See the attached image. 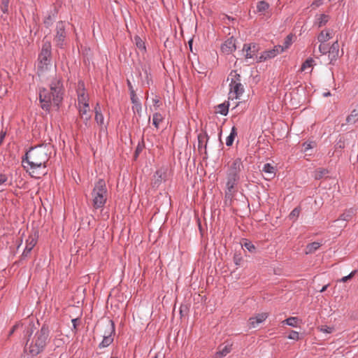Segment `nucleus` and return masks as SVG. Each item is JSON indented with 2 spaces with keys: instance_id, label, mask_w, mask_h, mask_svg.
I'll list each match as a JSON object with an SVG mask.
<instances>
[{
  "instance_id": "1",
  "label": "nucleus",
  "mask_w": 358,
  "mask_h": 358,
  "mask_svg": "<svg viewBox=\"0 0 358 358\" xmlns=\"http://www.w3.org/2000/svg\"><path fill=\"white\" fill-rule=\"evenodd\" d=\"M35 329L34 324H29L24 331V350L31 356H36L44 350L49 337V329L45 325L41 329L35 331Z\"/></svg>"
},
{
  "instance_id": "2",
  "label": "nucleus",
  "mask_w": 358,
  "mask_h": 358,
  "mask_svg": "<svg viewBox=\"0 0 358 358\" xmlns=\"http://www.w3.org/2000/svg\"><path fill=\"white\" fill-rule=\"evenodd\" d=\"M49 154V148L43 145L31 148L26 152L22 163L31 177L39 178L38 170L47 167Z\"/></svg>"
},
{
  "instance_id": "3",
  "label": "nucleus",
  "mask_w": 358,
  "mask_h": 358,
  "mask_svg": "<svg viewBox=\"0 0 358 358\" xmlns=\"http://www.w3.org/2000/svg\"><path fill=\"white\" fill-rule=\"evenodd\" d=\"M64 88L62 80L55 77L50 84V90L43 88L39 92L41 107L45 111H50L53 106L56 110L64 99Z\"/></svg>"
},
{
  "instance_id": "4",
  "label": "nucleus",
  "mask_w": 358,
  "mask_h": 358,
  "mask_svg": "<svg viewBox=\"0 0 358 358\" xmlns=\"http://www.w3.org/2000/svg\"><path fill=\"white\" fill-rule=\"evenodd\" d=\"M93 207L101 209L104 207L108 198V189L104 180L99 179L95 184L92 192Z\"/></svg>"
},
{
  "instance_id": "5",
  "label": "nucleus",
  "mask_w": 358,
  "mask_h": 358,
  "mask_svg": "<svg viewBox=\"0 0 358 358\" xmlns=\"http://www.w3.org/2000/svg\"><path fill=\"white\" fill-rule=\"evenodd\" d=\"M52 66V45L50 41L43 43L38 56V71L44 72Z\"/></svg>"
},
{
  "instance_id": "6",
  "label": "nucleus",
  "mask_w": 358,
  "mask_h": 358,
  "mask_svg": "<svg viewBox=\"0 0 358 358\" xmlns=\"http://www.w3.org/2000/svg\"><path fill=\"white\" fill-rule=\"evenodd\" d=\"M66 27L65 22L59 21L57 22L53 41L55 46L60 49H64L68 44L69 37Z\"/></svg>"
},
{
  "instance_id": "7",
  "label": "nucleus",
  "mask_w": 358,
  "mask_h": 358,
  "mask_svg": "<svg viewBox=\"0 0 358 358\" xmlns=\"http://www.w3.org/2000/svg\"><path fill=\"white\" fill-rule=\"evenodd\" d=\"M240 180V176H234L233 174L227 173V182H226V191L225 198L231 199L237 189L236 186Z\"/></svg>"
},
{
  "instance_id": "8",
  "label": "nucleus",
  "mask_w": 358,
  "mask_h": 358,
  "mask_svg": "<svg viewBox=\"0 0 358 358\" xmlns=\"http://www.w3.org/2000/svg\"><path fill=\"white\" fill-rule=\"evenodd\" d=\"M76 94L78 96L77 106L90 105V97L88 94L85 92V83L83 80H79L78 82Z\"/></svg>"
},
{
  "instance_id": "9",
  "label": "nucleus",
  "mask_w": 358,
  "mask_h": 358,
  "mask_svg": "<svg viewBox=\"0 0 358 358\" xmlns=\"http://www.w3.org/2000/svg\"><path fill=\"white\" fill-rule=\"evenodd\" d=\"M283 52L281 45H275L273 48L262 52L259 57H257V62H262L267 59L274 58L278 55Z\"/></svg>"
},
{
  "instance_id": "10",
  "label": "nucleus",
  "mask_w": 358,
  "mask_h": 358,
  "mask_svg": "<svg viewBox=\"0 0 358 358\" xmlns=\"http://www.w3.org/2000/svg\"><path fill=\"white\" fill-rule=\"evenodd\" d=\"M111 324L108 332L104 334L102 341L99 344V348L108 347L113 342V334L115 333L114 323L110 321Z\"/></svg>"
},
{
  "instance_id": "11",
  "label": "nucleus",
  "mask_w": 358,
  "mask_h": 358,
  "mask_svg": "<svg viewBox=\"0 0 358 358\" xmlns=\"http://www.w3.org/2000/svg\"><path fill=\"white\" fill-rule=\"evenodd\" d=\"M77 108L80 118L83 120L85 126H87L92 117L90 105L79 106H77Z\"/></svg>"
},
{
  "instance_id": "12",
  "label": "nucleus",
  "mask_w": 358,
  "mask_h": 358,
  "mask_svg": "<svg viewBox=\"0 0 358 358\" xmlns=\"http://www.w3.org/2000/svg\"><path fill=\"white\" fill-rule=\"evenodd\" d=\"M243 163L240 158L235 159L229 166L227 174H233L234 176H240L241 169H243Z\"/></svg>"
},
{
  "instance_id": "13",
  "label": "nucleus",
  "mask_w": 358,
  "mask_h": 358,
  "mask_svg": "<svg viewBox=\"0 0 358 358\" xmlns=\"http://www.w3.org/2000/svg\"><path fill=\"white\" fill-rule=\"evenodd\" d=\"M230 86V94L234 93L235 94V98L238 99L241 96L244 92L243 85L236 80H231Z\"/></svg>"
},
{
  "instance_id": "14",
  "label": "nucleus",
  "mask_w": 358,
  "mask_h": 358,
  "mask_svg": "<svg viewBox=\"0 0 358 358\" xmlns=\"http://www.w3.org/2000/svg\"><path fill=\"white\" fill-rule=\"evenodd\" d=\"M268 317V313H259L249 319L250 328H256L259 324L264 322Z\"/></svg>"
},
{
  "instance_id": "15",
  "label": "nucleus",
  "mask_w": 358,
  "mask_h": 358,
  "mask_svg": "<svg viewBox=\"0 0 358 358\" xmlns=\"http://www.w3.org/2000/svg\"><path fill=\"white\" fill-rule=\"evenodd\" d=\"M236 49L235 39L234 37L228 38L221 46V50L224 53L231 54Z\"/></svg>"
},
{
  "instance_id": "16",
  "label": "nucleus",
  "mask_w": 358,
  "mask_h": 358,
  "mask_svg": "<svg viewBox=\"0 0 358 358\" xmlns=\"http://www.w3.org/2000/svg\"><path fill=\"white\" fill-rule=\"evenodd\" d=\"M130 99L132 103L131 110L133 113H136L138 115V117H141L142 104L140 99H138L137 95H133L132 96L130 97Z\"/></svg>"
},
{
  "instance_id": "17",
  "label": "nucleus",
  "mask_w": 358,
  "mask_h": 358,
  "mask_svg": "<svg viewBox=\"0 0 358 358\" xmlns=\"http://www.w3.org/2000/svg\"><path fill=\"white\" fill-rule=\"evenodd\" d=\"M329 57L330 58V63L336 60L339 53V44L338 40L332 43L331 47L329 48Z\"/></svg>"
},
{
  "instance_id": "18",
  "label": "nucleus",
  "mask_w": 358,
  "mask_h": 358,
  "mask_svg": "<svg viewBox=\"0 0 358 358\" xmlns=\"http://www.w3.org/2000/svg\"><path fill=\"white\" fill-rule=\"evenodd\" d=\"M232 350V344L227 343L225 345H220L218 350L215 352L214 358H222L227 356Z\"/></svg>"
},
{
  "instance_id": "19",
  "label": "nucleus",
  "mask_w": 358,
  "mask_h": 358,
  "mask_svg": "<svg viewBox=\"0 0 358 358\" xmlns=\"http://www.w3.org/2000/svg\"><path fill=\"white\" fill-rule=\"evenodd\" d=\"M153 178L152 187H158L165 180L166 172L163 170H157Z\"/></svg>"
},
{
  "instance_id": "20",
  "label": "nucleus",
  "mask_w": 358,
  "mask_h": 358,
  "mask_svg": "<svg viewBox=\"0 0 358 358\" xmlns=\"http://www.w3.org/2000/svg\"><path fill=\"white\" fill-rule=\"evenodd\" d=\"M243 51L245 52V57L246 59H252L255 55L257 49L255 44H244Z\"/></svg>"
},
{
  "instance_id": "21",
  "label": "nucleus",
  "mask_w": 358,
  "mask_h": 358,
  "mask_svg": "<svg viewBox=\"0 0 358 358\" xmlns=\"http://www.w3.org/2000/svg\"><path fill=\"white\" fill-rule=\"evenodd\" d=\"M356 211H357L356 209L353 208L347 209L345 210V212L343 213H342L340 215V217L338 220H335V222H338L340 220L348 222L352 218V217L355 215Z\"/></svg>"
},
{
  "instance_id": "22",
  "label": "nucleus",
  "mask_w": 358,
  "mask_h": 358,
  "mask_svg": "<svg viewBox=\"0 0 358 358\" xmlns=\"http://www.w3.org/2000/svg\"><path fill=\"white\" fill-rule=\"evenodd\" d=\"M36 241L33 238H31L29 240H27L26 246H25V248L22 254V257L24 258L28 257V255H29V253L31 252V251L32 250L34 247L36 245Z\"/></svg>"
},
{
  "instance_id": "23",
  "label": "nucleus",
  "mask_w": 358,
  "mask_h": 358,
  "mask_svg": "<svg viewBox=\"0 0 358 358\" xmlns=\"http://www.w3.org/2000/svg\"><path fill=\"white\" fill-rule=\"evenodd\" d=\"M332 38V30H322L317 36V40L320 43H324Z\"/></svg>"
},
{
  "instance_id": "24",
  "label": "nucleus",
  "mask_w": 358,
  "mask_h": 358,
  "mask_svg": "<svg viewBox=\"0 0 358 358\" xmlns=\"http://www.w3.org/2000/svg\"><path fill=\"white\" fill-rule=\"evenodd\" d=\"M329 15L322 13L318 15L316 18V21L315 24L318 27V28L322 27L327 24V23L329 20Z\"/></svg>"
},
{
  "instance_id": "25",
  "label": "nucleus",
  "mask_w": 358,
  "mask_h": 358,
  "mask_svg": "<svg viewBox=\"0 0 358 358\" xmlns=\"http://www.w3.org/2000/svg\"><path fill=\"white\" fill-rule=\"evenodd\" d=\"M358 121V107L352 110L350 114L346 117V123L353 124Z\"/></svg>"
},
{
  "instance_id": "26",
  "label": "nucleus",
  "mask_w": 358,
  "mask_h": 358,
  "mask_svg": "<svg viewBox=\"0 0 358 358\" xmlns=\"http://www.w3.org/2000/svg\"><path fill=\"white\" fill-rule=\"evenodd\" d=\"M322 245L321 243L319 242H313L308 244L306 247L305 253L306 255L314 253L320 246Z\"/></svg>"
},
{
  "instance_id": "27",
  "label": "nucleus",
  "mask_w": 358,
  "mask_h": 358,
  "mask_svg": "<svg viewBox=\"0 0 358 358\" xmlns=\"http://www.w3.org/2000/svg\"><path fill=\"white\" fill-rule=\"evenodd\" d=\"M134 41L136 46V48L142 51L143 52L146 51V47L145 45V42L141 39V38L139 36H135L134 37Z\"/></svg>"
},
{
  "instance_id": "28",
  "label": "nucleus",
  "mask_w": 358,
  "mask_h": 358,
  "mask_svg": "<svg viewBox=\"0 0 358 358\" xmlns=\"http://www.w3.org/2000/svg\"><path fill=\"white\" fill-rule=\"evenodd\" d=\"M237 136V131L235 127H233L231 130L230 134L227 137L226 145L231 146L234 141L235 137Z\"/></svg>"
},
{
  "instance_id": "29",
  "label": "nucleus",
  "mask_w": 358,
  "mask_h": 358,
  "mask_svg": "<svg viewBox=\"0 0 358 358\" xmlns=\"http://www.w3.org/2000/svg\"><path fill=\"white\" fill-rule=\"evenodd\" d=\"M164 120L162 115L159 113H155L153 114L152 117V124L157 128L159 129V124Z\"/></svg>"
},
{
  "instance_id": "30",
  "label": "nucleus",
  "mask_w": 358,
  "mask_h": 358,
  "mask_svg": "<svg viewBox=\"0 0 358 358\" xmlns=\"http://www.w3.org/2000/svg\"><path fill=\"white\" fill-rule=\"evenodd\" d=\"M269 8V4L265 1H260L257 5V11L260 13H263Z\"/></svg>"
},
{
  "instance_id": "31",
  "label": "nucleus",
  "mask_w": 358,
  "mask_h": 358,
  "mask_svg": "<svg viewBox=\"0 0 358 358\" xmlns=\"http://www.w3.org/2000/svg\"><path fill=\"white\" fill-rule=\"evenodd\" d=\"M242 246L251 253H255L257 251V248L255 246V245L251 241H250L248 240H245Z\"/></svg>"
},
{
  "instance_id": "32",
  "label": "nucleus",
  "mask_w": 358,
  "mask_h": 358,
  "mask_svg": "<svg viewBox=\"0 0 358 358\" xmlns=\"http://www.w3.org/2000/svg\"><path fill=\"white\" fill-rule=\"evenodd\" d=\"M299 318L296 317H290L287 319L282 321L283 324H285L288 326L296 327L298 325Z\"/></svg>"
},
{
  "instance_id": "33",
  "label": "nucleus",
  "mask_w": 358,
  "mask_h": 358,
  "mask_svg": "<svg viewBox=\"0 0 358 358\" xmlns=\"http://www.w3.org/2000/svg\"><path fill=\"white\" fill-rule=\"evenodd\" d=\"M218 113L222 115H227L229 112V104H226L225 103H220L217 106Z\"/></svg>"
},
{
  "instance_id": "34",
  "label": "nucleus",
  "mask_w": 358,
  "mask_h": 358,
  "mask_svg": "<svg viewBox=\"0 0 358 358\" xmlns=\"http://www.w3.org/2000/svg\"><path fill=\"white\" fill-rule=\"evenodd\" d=\"M300 212H301V209L299 207H296V208H294L292 211L291 213H289V220H292V221H296V220L298 218V217L299 216V214H300Z\"/></svg>"
},
{
  "instance_id": "35",
  "label": "nucleus",
  "mask_w": 358,
  "mask_h": 358,
  "mask_svg": "<svg viewBox=\"0 0 358 358\" xmlns=\"http://www.w3.org/2000/svg\"><path fill=\"white\" fill-rule=\"evenodd\" d=\"M9 3L10 0H1L0 8L4 14H7L8 13Z\"/></svg>"
},
{
  "instance_id": "36",
  "label": "nucleus",
  "mask_w": 358,
  "mask_h": 358,
  "mask_svg": "<svg viewBox=\"0 0 358 358\" xmlns=\"http://www.w3.org/2000/svg\"><path fill=\"white\" fill-rule=\"evenodd\" d=\"M292 35H288L286 36V38H285V41H284V43H283V45H281V48L283 49V52L289 48V46L292 45Z\"/></svg>"
},
{
  "instance_id": "37",
  "label": "nucleus",
  "mask_w": 358,
  "mask_h": 358,
  "mask_svg": "<svg viewBox=\"0 0 358 358\" xmlns=\"http://www.w3.org/2000/svg\"><path fill=\"white\" fill-rule=\"evenodd\" d=\"M96 122L99 126H103L104 125V117L102 113L96 112L94 117Z\"/></svg>"
},
{
  "instance_id": "38",
  "label": "nucleus",
  "mask_w": 358,
  "mask_h": 358,
  "mask_svg": "<svg viewBox=\"0 0 358 358\" xmlns=\"http://www.w3.org/2000/svg\"><path fill=\"white\" fill-rule=\"evenodd\" d=\"M274 167L269 163H266L263 166L262 171L268 174H274Z\"/></svg>"
},
{
  "instance_id": "39",
  "label": "nucleus",
  "mask_w": 358,
  "mask_h": 358,
  "mask_svg": "<svg viewBox=\"0 0 358 358\" xmlns=\"http://www.w3.org/2000/svg\"><path fill=\"white\" fill-rule=\"evenodd\" d=\"M314 60L312 58L307 59L301 65V70L305 71L312 66Z\"/></svg>"
},
{
  "instance_id": "40",
  "label": "nucleus",
  "mask_w": 358,
  "mask_h": 358,
  "mask_svg": "<svg viewBox=\"0 0 358 358\" xmlns=\"http://www.w3.org/2000/svg\"><path fill=\"white\" fill-rule=\"evenodd\" d=\"M328 171L325 169H319L316 171L315 173V179L319 180L321 179L322 177L326 176L328 173Z\"/></svg>"
},
{
  "instance_id": "41",
  "label": "nucleus",
  "mask_w": 358,
  "mask_h": 358,
  "mask_svg": "<svg viewBox=\"0 0 358 358\" xmlns=\"http://www.w3.org/2000/svg\"><path fill=\"white\" fill-rule=\"evenodd\" d=\"M319 51L322 55H326L329 52V47L327 44L321 43L319 45Z\"/></svg>"
},
{
  "instance_id": "42",
  "label": "nucleus",
  "mask_w": 358,
  "mask_h": 358,
  "mask_svg": "<svg viewBox=\"0 0 358 358\" xmlns=\"http://www.w3.org/2000/svg\"><path fill=\"white\" fill-rule=\"evenodd\" d=\"M357 272V270H354L352 271L349 275H346V276H344L339 281L340 282H347L348 280L351 279L352 277L355 276V275L356 274V273Z\"/></svg>"
},
{
  "instance_id": "43",
  "label": "nucleus",
  "mask_w": 358,
  "mask_h": 358,
  "mask_svg": "<svg viewBox=\"0 0 358 358\" xmlns=\"http://www.w3.org/2000/svg\"><path fill=\"white\" fill-rule=\"evenodd\" d=\"M289 339L298 341L299 339V334L296 331H291L289 336H287Z\"/></svg>"
},
{
  "instance_id": "44",
  "label": "nucleus",
  "mask_w": 358,
  "mask_h": 358,
  "mask_svg": "<svg viewBox=\"0 0 358 358\" xmlns=\"http://www.w3.org/2000/svg\"><path fill=\"white\" fill-rule=\"evenodd\" d=\"M207 135L206 134H200L198 135V143H199V147H201L206 140ZM201 148H199V149H201Z\"/></svg>"
},
{
  "instance_id": "45",
  "label": "nucleus",
  "mask_w": 358,
  "mask_h": 358,
  "mask_svg": "<svg viewBox=\"0 0 358 358\" xmlns=\"http://www.w3.org/2000/svg\"><path fill=\"white\" fill-rule=\"evenodd\" d=\"M8 180V176L6 174L0 173V187L5 185Z\"/></svg>"
},
{
  "instance_id": "46",
  "label": "nucleus",
  "mask_w": 358,
  "mask_h": 358,
  "mask_svg": "<svg viewBox=\"0 0 358 358\" xmlns=\"http://www.w3.org/2000/svg\"><path fill=\"white\" fill-rule=\"evenodd\" d=\"M127 86L129 90L130 97L132 96L133 95H136V92L134 90V87L131 85V83L129 80H127Z\"/></svg>"
},
{
  "instance_id": "47",
  "label": "nucleus",
  "mask_w": 358,
  "mask_h": 358,
  "mask_svg": "<svg viewBox=\"0 0 358 358\" xmlns=\"http://www.w3.org/2000/svg\"><path fill=\"white\" fill-rule=\"evenodd\" d=\"M320 331L324 332V333L331 334L332 332V331H333V328L327 327V326H324V327H322L320 328Z\"/></svg>"
},
{
  "instance_id": "48",
  "label": "nucleus",
  "mask_w": 358,
  "mask_h": 358,
  "mask_svg": "<svg viewBox=\"0 0 358 358\" xmlns=\"http://www.w3.org/2000/svg\"><path fill=\"white\" fill-rule=\"evenodd\" d=\"M303 150L304 152H307L308 150L311 149L313 148L312 143H304L303 145Z\"/></svg>"
},
{
  "instance_id": "49",
  "label": "nucleus",
  "mask_w": 358,
  "mask_h": 358,
  "mask_svg": "<svg viewBox=\"0 0 358 358\" xmlns=\"http://www.w3.org/2000/svg\"><path fill=\"white\" fill-rule=\"evenodd\" d=\"M152 103H153V106L155 107H156V108L159 107V99L157 96H155V98L152 99Z\"/></svg>"
},
{
  "instance_id": "50",
  "label": "nucleus",
  "mask_w": 358,
  "mask_h": 358,
  "mask_svg": "<svg viewBox=\"0 0 358 358\" xmlns=\"http://www.w3.org/2000/svg\"><path fill=\"white\" fill-rule=\"evenodd\" d=\"M96 112L101 113V107H100L99 103H96V106L94 107V113H95V114L96 113Z\"/></svg>"
},
{
  "instance_id": "51",
  "label": "nucleus",
  "mask_w": 358,
  "mask_h": 358,
  "mask_svg": "<svg viewBox=\"0 0 358 358\" xmlns=\"http://www.w3.org/2000/svg\"><path fill=\"white\" fill-rule=\"evenodd\" d=\"M78 320V318H75V319L71 320V322H72V324H73V328L74 329H76Z\"/></svg>"
},
{
  "instance_id": "52",
  "label": "nucleus",
  "mask_w": 358,
  "mask_h": 358,
  "mask_svg": "<svg viewBox=\"0 0 358 358\" xmlns=\"http://www.w3.org/2000/svg\"><path fill=\"white\" fill-rule=\"evenodd\" d=\"M232 80H236L237 82H240L241 83V76H240V74L236 73L235 76H234V78H233Z\"/></svg>"
},
{
  "instance_id": "53",
  "label": "nucleus",
  "mask_w": 358,
  "mask_h": 358,
  "mask_svg": "<svg viewBox=\"0 0 358 358\" xmlns=\"http://www.w3.org/2000/svg\"><path fill=\"white\" fill-rule=\"evenodd\" d=\"M337 146L339 148H344V143L342 142L341 141H339L338 143H337Z\"/></svg>"
},
{
  "instance_id": "54",
  "label": "nucleus",
  "mask_w": 358,
  "mask_h": 358,
  "mask_svg": "<svg viewBox=\"0 0 358 358\" xmlns=\"http://www.w3.org/2000/svg\"><path fill=\"white\" fill-rule=\"evenodd\" d=\"M17 327V325H15L13 327V328L10 329V332H9V336L12 335L14 331H15V329Z\"/></svg>"
},
{
  "instance_id": "55",
  "label": "nucleus",
  "mask_w": 358,
  "mask_h": 358,
  "mask_svg": "<svg viewBox=\"0 0 358 358\" xmlns=\"http://www.w3.org/2000/svg\"><path fill=\"white\" fill-rule=\"evenodd\" d=\"M49 20H50V16H49V17H48V19H46V20L44 21V23L46 24V26H47V27H49V25H50Z\"/></svg>"
},
{
  "instance_id": "56",
  "label": "nucleus",
  "mask_w": 358,
  "mask_h": 358,
  "mask_svg": "<svg viewBox=\"0 0 358 358\" xmlns=\"http://www.w3.org/2000/svg\"><path fill=\"white\" fill-rule=\"evenodd\" d=\"M4 136H5V134H3V132H1V133L0 134V144L1 143V142H2V141H3V138H4Z\"/></svg>"
},
{
  "instance_id": "57",
  "label": "nucleus",
  "mask_w": 358,
  "mask_h": 358,
  "mask_svg": "<svg viewBox=\"0 0 358 358\" xmlns=\"http://www.w3.org/2000/svg\"><path fill=\"white\" fill-rule=\"evenodd\" d=\"M323 96H325V97H326V96H331V93H330V92H324V93L323 94Z\"/></svg>"
},
{
  "instance_id": "58",
  "label": "nucleus",
  "mask_w": 358,
  "mask_h": 358,
  "mask_svg": "<svg viewBox=\"0 0 358 358\" xmlns=\"http://www.w3.org/2000/svg\"><path fill=\"white\" fill-rule=\"evenodd\" d=\"M327 287V285L324 286V287L322 288V289L320 290V292H323L324 291H325V290H326Z\"/></svg>"
},
{
  "instance_id": "59",
  "label": "nucleus",
  "mask_w": 358,
  "mask_h": 358,
  "mask_svg": "<svg viewBox=\"0 0 358 358\" xmlns=\"http://www.w3.org/2000/svg\"><path fill=\"white\" fill-rule=\"evenodd\" d=\"M189 44L190 46L192 45V40L189 41Z\"/></svg>"
},
{
  "instance_id": "60",
  "label": "nucleus",
  "mask_w": 358,
  "mask_h": 358,
  "mask_svg": "<svg viewBox=\"0 0 358 358\" xmlns=\"http://www.w3.org/2000/svg\"><path fill=\"white\" fill-rule=\"evenodd\" d=\"M153 358H158L157 355H155Z\"/></svg>"
},
{
  "instance_id": "61",
  "label": "nucleus",
  "mask_w": 358,
  "mask_h": 358,
  "mask_svg": "<svg viewBox=\"0 0 358 358\" xmlns=\"http://www.w3.org/2000/svg\"><path fill=\"white\" fill-rule=\"evenodd\" d=\"M111 358H117V357H111Z\"/></svg>"
}]
</instances>
